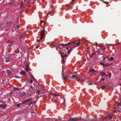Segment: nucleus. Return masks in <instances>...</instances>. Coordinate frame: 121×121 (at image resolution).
I'll list each match as a JSON object with an SVG mask.
<instances>
[{"mask_svg":"<svg viewBox=\"0 0 121 121\" xmlns=\"http://www.w3.org/2000/svg\"><path fill=\"white\" fill-rule=\"evenodd\" d=\"M45 32V30L44 29L42 31H41V37L40 38V39L37 40V42H42L41 40H42V39H43L45 37H44V33Z\"/></svg>","mask_w":121,"mask_h":121,"instance_id":"f257e3e1","label":"nucleus"},{"mask_svg":"<svg viewBox=\"0 0 121 121\" xmlns=\"http://www.w3.org/2000/svg\"><path fill=\"white\" fill-rule=\"evenodd\" d=\"M60 52H61L60 53V55L61 56V58L64 60H63V62H64V57H67V55L66 54H65L64 55H63L64 54V52L62 51V50H60Z\"/></svg>","mask_w":121,"mask_h":121,"instance_id":"f03ea898","label":"nucleus"},{"mask_svg":"<svg viewBox=\"0 0 121 121\" xmlns=\"http://www.w3.org/2000/svg\"><path fill=\"white\" fill-rule=\"evenodd\" d=\"M113 115V114L112 113L108 115L105 118V119L107 120L108 119H111L112 118V117Z\"/></svg>","mask_w":121,"mask_h":121,"instance_id":"7ed1b4c3","label":"nucleus"},{"mask_svg":"<svg viewBox=\"0 0 121 121\" xmlns=\"http://www.w3.org/2000/svg\"><path fill=\"white\" fill-rule=\"evenodd\" d=\"M3 60H4L6 62H9L11 61V59L8 57H5L3 59Z\"/></svg>","mask_w":121,"mask_h":121,"instance_id":"20e7f679","label":"nucleus"},{"mask_svg":"<svg viewBox=\"0 0 121 121\" xmlns=\"http://www.w3.org/2000/svg\"><path fill=\"white\" fill-rule=\"evenodd\" d=\"M50 44L53 46L54 47L56 48V49L57 48V45H58L56 43H54L53 42H52Z\"/></svg>","mask_w":121,"mask_h":121,"instance_id":"39448f33","label":"nucleus"},{"mask_svg":"<svg viewBox=\"0 0 121 121\" xmlns=\"http://www.w3.org/2000/svg\"><path fill=\"white\" fill-rule=\"evenodd\" d=\"M71 78L74 80H76L78 79V77L76 75H73L71 77Z\"/></svg>","mask_w":121,"mask_h":121,"instance_id":"423d86ee","label":"nucleus"},{"mask_svg":"<svg viewBox=\"0 0 121 121\" xmlns=\"http://www.w3.org/2000/svg\"><path fill=\"white\" fill-rule=\"evenodd\" d=\"M89 70L90 72L93 73H95L96 71L94 70L92 68L90 67L89 69Z\"/></svg>","mask_w":121,"mask_h":121,"instance_id":"0eeeda50","label":"nucleus"},{"mask_svg":"<svg viewBox=\"0 0 121 121\" xmlns=\"http://www.w3.org/2000/svg\"><path fill=\"white\" fill-rule=\"evenodd\" d=\"M6 105L4 104H1L0 105V107L1 108H2L4 109L6 107Z\"/></svg>","mask_w":121,"mask_h":121,"instance_id":"6e6552de","label":"nucleus"},{"mask_svg":"<svg viewBox=\"0 0 121 121\" xmlns=\"http://www.w3.org/2000/svg\"><path fill=\"white\" fill-rule=\"evenodd\" d=\"M62 78L64 81H66L68 79V78L66 76H65L64 75H62Z\"/></svg>","mask_w":121,"mask_h":121,"instance_id":"1a4fd4ad","label":"nucleus"},{"mask_svg":"<svg viewBox=\"0 0 121 121\" xmlns=\"http://www.w3.org/2000/svg\"><path fill=\"white\" fill-rule=\"evenodd\" d=\"M69 121H75L77 120L76 118H72L69 120Z\"/></svg>","mask_w":121,"mask_h":121,"instance_id":"9d476101","label":"nucleus"},{"mask_svg":"<svg viewBox=\"0 0 121 121\" xmlns=\"http://www.w3.org/2000/svg\"><path fill=\"white\" fill-rule=\"evenodd\" d=\"M21 74L25 75H26L25 72L23 70H22L20 73Z\"/></svg>","mask_w":121,"mask_h":121,"instance_id":"9b49d317","label":"nucleus"},{"mask_svg":"<svg viewBox=\"0 0 121 121\" xmlns=\"http://www.w3.org/2000/svg\"><path fill=\"white\" fill-rule=\"evenodd\" d=\"M100 75L101 76H108V75L106 74L104 72H101L100 73Z\"/></svg>","mask_w":121,"mask_h":121,"instance_id":"f8f14e48","label":"nucleus"},{"mask_svg":"<svg viewBox=\"0 0 121 121\" xmlns=\"http://www.w3.org/2000/svg\"><path fill=\"white\" fill-rule=\"evenodd\" d=\"M26 94L24 92H23L20 94V96L21 97H23L25 96L26 95Z\"/></svg>","mask_w":121,"mask_h":121,"instance_id":"ddd939ff","label":"nucleus"},{"mask_svg":"<svg viewBox=\"0 0 121 121\" xmlns=\"http://www.w3.org/2000/svg\"><path fill=\"white\" fill-rule=\"evenodd\" d=\"M70 44L71 43H68L67 44H64L63 43L60 44H61V45L64 46H66L67 45H70Z\"/></svg>","mask_w":121,"mask_h":121,"instance_id":"4468645a","label":"nucleus"},{"mask_svg":"<svg viewBox=\"0 0 121 121\" xmlns=\"http://www.w3.org/2000/svg\"><path fill=\"white\" fill-rule=\"evenodd\" d=\"M11 73V71L9 70H8L7 71V74L8 75L10 74Z\"/></svg>","mask_w":121,"mask_h":121,"instance_id":"2eb2a0df","label":"nucleus"},{"mask_svg":"<svg viewBox=\"0 0 121 121\" xmlns=\"http://www.w3.org/2000/svg\"><path fill=\"white\" fill-rule=\"evenodd\" d=\"M95 54V53H92L91 55L90 56V58H91Z\"/></svg>","mask_w":121,"mask_h":121,"instance_id":"dca6fc26","label":"nucleus"},{"mask_svg":"<svg viewBox=\"0 0 121 121\" xmlns=\"http://www.w3.org/2000/svg\"><path fill=\"white\" fill-rule=\"evenodd\" d=\"M119 106H121V103H119L117 106L116 108H118L119 107Z\"/></svg>","mask_w":121,"mask_h":121,"instance_id":"f3484780","label":"nucleus"},{"mask_svg":"<svg viewBox=\"0 0 121 121\" xmlns=\"http://www.w3.org/2000/svg\"><path fill=\"white\" fill-rule=\"evenodd\" d=\"M28 66L27 65L25 69H26V70L28 72L29 71V69H28Z\"/></svg>","mask_w":121,"mask_h":121,"instance_id":"a211bd4d","label":"nucleus"},{"mask_svg":"<svg viewBox=\"0 0 121 121\" xmlns=\"http://www.w3.org/2000/svg\"><path fill=\"white\" fill-rule=\"evenodd\" d=\"M107 86H103L101 87V88L102 90H104L106 87H107Z\"/></svg>","mask_w":121,"mask_h":121,"instance_id":"6ab92c4d","label":"nucleus"},{"mask_svg":"<svg viewBox=\"0 0 121 121\" xmlns=\"http://www.w3.org/2000/svg\"><path fill=\"white\" fill-rule=\"evenodd\" d=\"M114 60V58L113 57H111L108 60L109 61H111Z\"/></svg>","mask_w":121,"mask_h":121,"instance_id":"aec40b11","label":"nucleus"},{"mask_svg":"<svg viewBox=\"0 0 121 121\" xmlns=\"http://www.w3.org/2000/svg\"><path fill=\"white\" fill-rule=\"evenodd\" d=\"M32 99L31 98H30L28 99L26 101V102H29L30 100H31Z\"/></svg>","mask_w":121,"mask_h":121,"instance_id":"412c9836","label":"nucleus"},{"mask_svg":"<svg viewBox=\"0 0 121 121\" xmlns=\"http://www.w3.org/2000/svg\"><path fill=\"white\" fill-rule=\"evenodd\" d=\"M15 2V1L14 0H13L12 1L11 3L10 4L11 5L13 4Z\"/></svg>","mask_w":121,"mask_h":121,"instance_id":"4be33fe9","label":"nucleus"},{"mask_svg":"<svg viewBox=\"0 0 121 121\" xmlns=\"http://www.w3.org/2000/svg\"><path fill=\"white\" fill-rule=\"evenodd\" d=\"M71 46L70 47V49L68 51V53L69 54H70V52H71Z\"/></svg>","mask_w":121,"mask_h":121,"instance_id":"5701e85b","label":"nucleus"},{"mask_svg":"<svg viewBox=\"0 0 121 121\" xmlns=\"http://www.w3.org/2000/svg\"><path fill=\"white\" fill-rule=\"evenodd\" d=\"M112 65V63L111 64H106V65H105V66H107L108 67V66H110V65Z\"/></svg>","mask_w":121,"mask_h":121,"instance_id":"b1692460","label":"nucleus"},{"mask_svg":"<svg viewBox=\"0 0 121 121\" xmlns=\"http://www.w3.org/2000/svg\"><path fill=\"white\" fill-rule=\"evenodd\" d=\"M58 45V46H59V49H58V50H59V51H60V50H61L60 49H62V48H61V47H60V45Z\"/></svg>","mask_w":121,"mask_h":121,"instance_id":"393cba45","label":"nucleus"},{"mask_svg":"<svg viewBox=\"0 0 121 121\" xmlns=\"http://www.w3.org/2000/svg\"><path fill=\"white\" fill-rule=\"evenodd\" d=\"M52 100L53 101L56 102H57V101L54 98H53L52 99Z\"/></svg>","mask_w":121,"mask_h":121,"instance_id":"a878e982","label":"nucleus"},{"mask_svg":"<svg viewBox=\"0 0 121 121\" xmlns=\"http://www.w3.org/2000/svg\"><path fill=\"white\" fill-rule=\"evenodd\" d=\"M51 94L53 95H54L55 96H60L59 95H56V94H53V93H51Z\"/></svg>","mask_w":121,"mask_h":121,"instance_id":"bb28decb","label":"nucleus"},{"mask_svg":"<svg viewBox=\"0 0 121 121\" xmlns=\"http://www.w3.org/2000/svg\"><path fill=\"white\" fill-rule=\"evenodd\" d=\"M65 98H64L63 99V102H62V103H63L65 102Z\"/></svg>","mask_w":121,"mask_h":121,"instance_id":"cd10ccee","label":"nucleus"},{"mask_svg":"<svg viewBox=\"0 0 121 121\" xmlns=\"http://www.w3.org/2000/svg\"><path fill=\"white\" fill-rule=\"evenodd\" d=\"M36 92L37 93L39 94V93H40V91L39 90H38Z\"/></svg>","mask_w":121,"mask_h":121,"instance_id":"c85d7f7f","label":"nucleus"},{"mask_svg":"<svg viewBox=\"0 0 121 121\" xmlns=\"http://www.w3.org/2000/svg\"><path fill=\"white\" fill-rule=\"evenodd\" d=\"M21 105V104L20 103H19V104H17V107H19L20 105Z\"/></svg>","mask_w":121,"mask_h":121,"instance_id":"c756f323","label":"nucleus"},{"mask_svg":"<svg viewBox=\"0 0 121 121\" xmlns=\"http://www.w3.org/2000/svg\"><path fill=\"white\" fill-rule=\"evenodd\" d=\"M101 51L100 50V49H99L97 50L96 52H100Z\"/></svg>","mask_w":121,"mask_h":121,"instance_id":"7c9ffc66","label":"nucleus"},{"mask_svg":"<svg viewBox=\"0 0 121 121\" xmlns=\"http://www.w3.org/2000/svg\"><path fill=\"white\" fill-rule=\"evenodd\" d=\"M31 75L32 77V78L34 80L36 81V80L35 78L31 74Z\"/></svg>","mask_w":121,"mask_h":121,"instance_id":"2f4dec72","label":"nucleus"},{"mask_svg":"<svg viewBox=\"0 0 121 121\" xmlns=\"http://www.w3.org/2000/svg\"><path fill=\"white\" fill-rule=\"evenodd\" d=\"M26 102V101H24L22 102V104H25Z\"/></svg>","mask_w":121,"mask_h":121,"instance_id":"473e14b6","label":"nucleus"},{"mask_svg":"<svg viewBox=\"0 0 121 121\" xmlns=\"http://www.w3.org/2000/svg\"><path fill=\"white\" fill-rule=\"evenodd\" d=\"M80 43V42H78V43H76V44L77 45H78Z\"/></svg>","mask_w":121,"mask_h":121,"instance_id":"72a5a7b5","label":"nucleus"},{"mask_svg":"<svg viewBox=\"0 0 121 121\" xmlns=\"http://www.w3.org/2000/svg\"><path fill=\"white\" fill-rule=\"evenodd\" d=\"M100 64L101 65H103V66H104V64H103V63L102 62H100Z\"/></svg>","mask_w":121,"mask_h":121,"instance_id":"f704fd0d","label":"nucleus"},{"mask_svg":"<svg viewBox=\"0 0 121 121\" xmlns=\"http://www.w3.org/2000/svg\"><path fill=\"white\" fill-rule=\"evenodd\" d=\"M17 52L18 53H19V50L18 49H17V51H15V52H16V53H17Z\"/></svg>","mask_w":121,"mask_h":121,"instance_id":"c9c22d12","label":"nucleus"},{"mask_svg":"<svg viewBox=\"0 0 121 121\" xmlns=\"http://www.w3.org/2000/svg\"><path fill=\"white\" fill-rule=\"evenodd\" d=\"M21 3H22V5H21L20 6V7L21 8H22V6H23V2H21Z\"/></svg>","mask_w":121,"mask_h":121,"instance_id":"e433bc0d","label":"nucleus"},{"mask_svg":"<svg viewBox=\"0 0 121 121\" xmlns=\"http://www.w3.org/2000/svg\"><path fill=\"white\" fill-rule=\"evenodd\" d=\"M33 82V81L32 80H30V82L31 83H32Z\"/></svg>","mask_w":121,"mask_h":121,"instance_id":"4c0bfd02","label":"nucleus"},{"mask_svg":"<svg viewBox=\"0 0 121 121\" xmlns=\"http://www.w3.org/2000/svg\"><path fill=\"white\" fill-rule=\"evenodd\" d=\"M95 43H96V44L95 45L96 46H99V44H98L97 43V42H96Z\"/></svg>","mask_w":121,"mask_h":121,"instance_id":"58836bf2","label":"nucleus"},{"mask_svg":"<svg viewBox=\"0 0 121 121\" xmlns=\"http://www.w3.org/2000/svg\"><path fill=\"white\" fill-rule=\"evenodd\" d=\"M8 43H11V41L9 40L7 41Z\"/></svg>","mask_w":121,"mask_h":121,"instance_id":"ea45409f","label":"nucleus"},{"mask_svg":"<svg viewBox=\"0 0 121 121\" xmlns=\"http://www.w3.org/2000/svg\"><path fill=\"white\" fill-rule=\"evenodd\" d=\"M15 42V41L14 40H12L11 41V44H12V43H13V42Z\"/></svg>","mask_w":121,"mask_h":121,"instance_id":"a19ab883","label":"nucleus"},{"mask_svg":"<svg viewBox=\"0 0 121 121\" xmlns=\"http://www.w3.org/2000/svg\"><path fill=\"white\" fill-rule=\"evenodd\" d=\"M101 48L102 49L103 51L105 50V48Z\"/></svg>","mask_w":121,"mask_h":121,"instance_id":"79ce46f5","label":"nucleus"},{"mask_svg":"<svg viewBox=\"0 0 121 121\" xmlns=\"http://www.w3.org/2000/svg\"><path fill=\"white\" fill-rule=\"evenodd\" d=\"M31 103H30L29 104H28V105L29 106H30L31 105Z\"/></svg>","mask_w":121,"mask_h":121,"instance_id":"37998d69","label":"nucleus"},{"mask_svg":"<svg viewBox=\"0 0 121 121\" xmlns=\"http://www.w3.org/2000/svg\"><path fill=\"white\" fill-rule=\"evenodd\" d=\"M24 35H22L21 36V38H22V37H24Z\"/></svg>","mask_w":121,"mask_h":121,"instance_id":"c03bdc74","label":"nucleus"},{"mask_svg":"<svg viewBox=\"0 0 121 121\" xmlns=\"http://www.w3.org/2000/svg\"><path fill=\"white\" fill-rule=\"evenodd\" d=\"M35 102V101H31L30 103H31V104H32L34 102Z\"/></svg>","mask_w":121,"mask_h":121,"instance_id":"a18cd8bd","label":"nucleus"},{"mask_svg":"<svg viewBox=\"0 0 121 121\" xmlns=\"http://www.w3.org/2000/svg\"><path fill=\"white\" fill-rule=\"evenodd\" d=\"M111 73H110V75L109 76V78H110L111 77Z\"/></svg>","mask_w":121,"mask_h":121,"instance_id":"49530a36","label":"nucleus"},{"mask_svg":"<svg viewBox=\"0 0 121 121\" xmlns=\"http://www.w3.org/2000/svg\"><path fill=\"white\" fill-rule=\"evenodd\" d=\"M108 45H109L110 46H111L113 45L112 44H108Z\"/></svg>","mask_w":121,"mask_h":121,"instance_id":"de8ad7c7","label":"nucleus"},{"mask_svg":"<svg viewBox=\"0 0 121 121\" xmlns=\"http://www.w3.org/2000/svg\"><path fill=\"white\" fill-rule=\"evenodd\" d=\"M105 80L104 78H102L101 79V81H103Z\"/></svg>","mask_w":121,"mask_h":121,"instance_id":"09e8293b","label":"nucleus"},{"mask_svg":"<svg viewBox=\"0 0 121 121\" xmlns=\"http://www.w3.org/2000/svg\"><path fill=\"white\" fill-rule=\"evenodd\" d=\"M30 88H31L32 89V90H33V86H31Z\"/></svg>","mask_w":121,"mask_h":121,"instance_id":"8fccbe9b","label":"nucleus"},{"mask_svg":"<svg viewBox=\"0 0 121 121\" xmlns=\"http://www.w3.org/2000/svg\"><path fill=\"white\" fill-rule=\"evenodd\" d=\"M15 90L17 91H18V89L17 88H15Z\"/></svg>","mask_w":121,"mask_h":121,"instance_id":"3c124183","label":"nucleus"},{"mask_svg":"<svg viewBox=\"0 0 121 121\" xmlns=\"http://www.w3.org/2000/svg\"><path fill=\"white\" fill-rule=\"evenodd\" d=\"M57 48L56 49L58 50V48H59V47L58 45H57Z\"/></svg>","mask_w":121,"mask_h":121,"instance_id":"603ef678","label":"nucleus"},{"mask_svg":"<svg viewBox=\"0 0 121 121\" xmlns=\"http://www.w3.org/2000/svg\"><path fill=\"white\" fill-rule=\"evenodd\" d=\"M83 61H86V59H85Z\"/></svg>","mask_w":121,"mask_h":121,"instance_id":"864d4df0","label":"nucleus"},{"mask_svg":"<svg viewBox=\"0 0 121 121\" xmlns=\"http://www.w3.org/2000/svg\"><path fill=\"white\" fill-rule=\"evenodd\" d=\"M16 78H20L19 77H16Z\"/></svg>","mask_w":121,"mask_h":121,"instance_id":"5fc2aeb1","label":"nucleus"},{"mask_svg":"<svg viewBox=\"0 0 121 121\" xmlns=\"http://www.w3.org/2000/svg\"><path fill=\"white\" fill-rule=\"evenodd\" d=\"M39 47V46H38V47H36V48H35V49H37V48H38Z\"/></svg>","mask_w":121,"mask_h":121,"instance_id":"6e6d98bb","label":"nucleus"},{"mask_svg":"<svg viewBox=\"0 0 121 121\" xmlns=\"http://www.w3.org/2000/svg\"><path fill=\"white\" fill-rule=\"evenodd\" d=\"M16 27H17V28H18V27H19V26H18V25H17L16 26Z\"/></svg>","mask_w":121,"mask_h":121,"instance_id":"4d7b16f0","label":"nucleus"},{"mask_svg":"<svg viewBox=\"0 0 121 121\" xmlns=\"http://www.w3.org/2000/svg\"><path fill=\"white\" fill-rule=\"evenodd\" d=\"M66 49H67V50H68L69 49V48L68 47H67L66 48Z\"/></svg>","mask_w":121,"mask_h":121,"instance_id":"13d9d810","label":"nucleus"},{"mask_svg":"<svg viewBox=\"0 0 121 121\" xmlns=\"http://www.w3.org/2000/svg\"><path fill=\"white\" fill-rule=\"evenodd\" d=\"M8 24H9V22H7V23H6V25H8Z\"/></svg>","mask_w":121,"mask_h":121,"instance_id":"bf43d9fd","label":"nucleus"},{"mask_svg":"<svg viewBox=\"0 0 121 121\" xmlns=\"http://www.w3.org/2000/svg\"><path fill=\"white\" fill-rule=\"evenodd\" d=\"M105 60V58H103V60Z\"/></svg>","mask_w":121,"mask_h":121,"instance_id":"052dcab7","label":"nucleus"},{"mask_svg":"<svg viewBox=\"0 0 121 121\" xmlns=\"http://www.w3.org/2000/svg\"><path fill=\"white\" fill-rule=\"evenodd\" d=\"M88 85H92V83H90V84H88Z\"/></svg>","mask_w":121,"mask_h":121,"instance_id":"680f3d73","label":"nucleus"},{"mask_svg":"<svg viewBox=\"0 0 121 121\" xmlns=\"http://www.w3.org/2000/svg\"><path fill=\"white\" fill-rule=\"evenodd\" d=\"M42 22L44 23L43 22V21H41V23H42Z\"/></svg>","mask_w":121,"mask_h":121,"instance_id":"e2e57ef3","label":"nucleus"},{"mask_svg":"<svg viewBox=\"0 0 121 121\" xmlns=\"http://www.w3.org/2000/svg\"><path fill=\"white\" fill-rule=\"evenodd\" d=\"M72 43H76V41L74 42H72Z\"/></svg>","mask_w":121,"mask_h":121,"instance_id":"0e129e2a","label":"nucleus"},{"mask_svg":"<svg viewBox=\"0 0 121 121\" xmlns=\"http://www.w3.org/2000/svg\"><path fill=\"white\" fill-rule=\"evenodd\" d=\"M62 98H61V100H60V101H61V100H62Z\"/></svg>","mask_w":121,"mask_h":121,"instance_id":"69168bd1","label":"nucleus"},{"mask_svg":"<svg viewBox=\"0 0 121 121\" xmlns=\"http://www.w3.org/2000/svg\"><path fill=\"white\" fill-rule=\"evenodd\" d=\"M43 96H45V97H46V95H43Z\"/></svg>","mask_w":121,"mask_h":121,"instance_id":"338daca9","label":"nucleus"},{"mask_svg":"<svg viewBox=\"0 0 121 121\" xmlns=\"http://www.w3.org/2000/svg\"><path fill=\"white\" fill-rule=\"evenodd\" d=\"M20 58V57H19V58H18V59H19Z\"/></svg>","mask_w":121,"mask_h":121,"instance_id":"774afa93","label":"nucleus"}]
</instances>
